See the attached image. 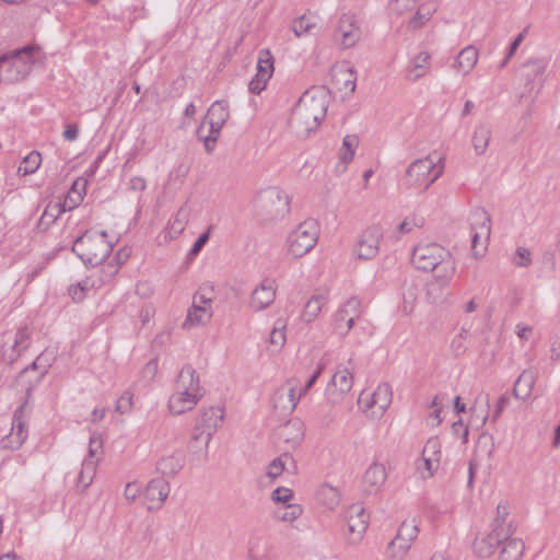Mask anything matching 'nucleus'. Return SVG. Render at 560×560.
Instances as JSON below:
<instances>
[{
	"instance_id": "39",
	"label": "nucleus",
	"mask_w": 560,
	"mask_h": 560,
	"mask_svg": "<svg viewBox=\"0 0 560 560\" xmlns=\"http://www.w3.org/2000/svg\"><path fill=\"white\" fill-rule=\"evenodd\" d=\"M303 513V508L296 503H290L284 505H279L273 511L275 520L288 524H292L296 521Z\"/></svg>"
},
{
	"instance_id": "64",
	"label": "nucleus",
	"mask_w": 560,
	"mask_h": 560,
	"mask_svg": "<svg viewBox=\"0 0 560 560\" xmlns=\"http://www.w3.org/2000/svg\"><path fill=\"white\" fill-rule=\"evenodd\" d=\"M142 487L137 481L128 482L124 490V497L128 502H133L141 493Z\"/></svg>"
},
{
	"instance_id": "51",
	"label": "nucleus",
	"mask_w": 560,
	"mask_h": 560,
	"mask_svg": "<svg viewBox=\"0 0 560 560\" xmlns=\"http://www.w3.org/2000/svg\"><path fill=\"white\" fill-rule=\"evenodd\" d=\"M96 459H84L82 463V468L78 476V483L82 486L83 489H86L93 481V477L96 471Z\"/></svg>"
},
{
	"instance_id": "45",
	"label": "nucleus",
	"mask_w": 560,
	"mask_h": 560,
	"mask_svg": "<svg viewBox=\"0 0 560 560\" xmlns=\"http://www.w3.org/2000/svg\"><path fill=\"white\" fill-rule=\"evenodd\" d=\"M409 549V545L394 537L386 547L385 557L387 560H405Z\"/></svg>"
},
{
	"instance_id": "38",
	"label": "nucleus",
	"mask_w": 560,
	"mask_h": 560,
	"mask_svg": "<svg viewBox=\"0 0 560 560\" xmlns=\"http://www.w3.org/2000/svg\"><path fill=\"white\" fill-rule=\"evenodd\" d=\"M190 217V209L187 206V203L183 205L176 214L174 215L173 220L170 222V225L167 228V233L171 238L177 237L186 228Z\"/></svg>"
},
{
	"instance_id": "28",
	"label": "nucleus",
	"mask_w": 560,
	"mask_h": 560,
	"mask_svg": "<svg viewBox=\"0 0 560 560\" xmlns=\"http://www.w3.org/2000/svg\"><path fill=\"white\" fill-rule=\"evenodd\" d=\"M170 494V485L163 479L151 480L144 491L149 509L160 508Z\"/></svg>"
},
{
	"instance_id": "43",
	"label": "nucleus",
	"mask_w": 560,
	"mask_h": 560,
	"mask_svg": "<svg viewBox=\"0 0 560 560\" xmlns=\"http://www.w3.org/2000/svg\"><path fill=\"white\" fill-rule=\"evenodd\" d=\"M418 532L419 529L416 518L406 520L399 526L395 538L411 547V544L416 540L418 536Z\"/></svg>"
},
{
	"instance_id": "61",
	"label": "nucleus",
	"mask_w": 560,
	"mask_h": 560,
	"mask_svg": "<svg viewBox=\"0 0 560 560\" xmlns=\"http://www.w3.org/2000/svg\"><path fill=\"white\" fill-rule=\"evenodd\" d=\"M326 368V363L320 360L318 363H317V366H316V370L314 371V373L308 377V380L305 382L304 385H302L300 383V388H298V392L299 394L302 396H304L308 389L315 384L316 380L318 378V376L323 373V371L325 370Z\"/></svg>"
},
{
	"instance_id": "47",
	"label": "nucleus",
	"mask_w": 560,
	"mask_h": 560,
	"mask_svg": "<svg viewBox=\"0 0 560 560\" xmlns=\"http://www.w3.org/2000/svg\"><path fill=\"white\" fill-rule=\"evenodd\" d=\"M291 30L296 37H301L317 30V23L312 18L302 15L292 22Z\"/></svg>"
},
{
	"instance_id": "56",
	"label": "nucleus",
	"mask_w": 560,
	"mask_h": 560,
	"mask_svg": "<svg viewBox=\"0 0 560 560\" xmlns=\"http://www.w3.org/2000/svg\"><path fill=\"white\" fill-rule=\"evenodd\" d=\"M404 311L405 313H410L413 310V304L417 299V287L413 282H405L404 283Z\"/></svg>"
},
{
	"instance_id": "10",
	"label": "nucleus",
	"mask_w": 560,
	"mask_h": 560,
	"mask_svg": "<svg viewBox=\"0 0 560 560\" xmlns=\"http://www.w3.org/2000/svg\"><path fill=\"white\" fill-rule=\"evenodd\" d=\"M352 386L353 374L351 369L341 364L338 365L326 387L327 401L332 406L342 404Z\"/></svg>"
},
{
	"instance_id": "2",
	"label": "nucleus",
	"mask_w": 560,
	"mask_h": 560,
	"mask_svg": "<svg viewBox=\"0 0 560 560\" xmlns=\"http://www.w3.org/2000/svg\"><path fill=\"white\" fill-rule=\"evenodd\" d=\"M202 389L199 375L191 365H185L178 373L174 393L168 398V409L174 416L192 410L200 398Z\"/></svg>"
},
{
	"instance_id": "14",
	"label": "nucleus",
	"mask_w": 560,
	"mask_h": 560,
	"mask_svg": "<svg viewBox=\"0 0 560 560\" xmlns=\"http://www.w3.org/2000/svg\"><path fill=\"white\" fill-rule=\"evenodd\" d=\"M347 540L350 545H358L368 528L369 516L365 509L357 503L350 505L346 511Z\"/></svg>"
},
{
	"instance_id": "15",
	"label": "nucleus",
	"mask_w": 560,
	"mask_h": 560,
	"mask_svg": "<svg viewBox=\"0 0 560 560\" xmlns=\"http://www.w3.org/2000/svg\"><path fill=\"white\" fill-rule=\"evenodd\" d=\"M448 253L446 248L435 243L419 244L415 247L411 261L419 270L429 271Z\"/></svg>"
},
{
	"instance_id": "5",
	"label": "nucleus",
	"mask_w": 560,
	"mask_h": 560,
	"mask_svg": "<svg viewBox=\"0 0 560 560\" xmlns=\"http://www.w3.org/2000/svg\"><path fill=\"white\" fill-rule=\"evenodd\" d=\"M34 47L25 46L0 56V74L4 83L24 79L34 62Z\"/></svg>"
},
{
	"instance_id": "33",
	"label": "nucleus",
	"mask_w": 560,
	"mask_h": 560,
	"mask_svg": "<svg viewBox=\"0 0 560 560\" xmlns=\"http://www.w3.org/2000/svg\"><path fill=\"white\" fill-rule=\"evenodd\" d=\"M433 273L432 280L439 281L442 285H450L455 272L456 262L448 252L439 264L432 269H429Z\"/></svg>"
},
{
	"instance_id": "22",
	"label": "nucleus",
	"mask_w": 560,
	"mask_h": 560,
	"mask_svg": "<svg viewBox=\"0 0 560 560\" xmlns=\"http://www.w3.org/2000/svg\"><path fill=\"white\" fill-rule=\"evenodd\" d=\"M387 480V469L385 464L374 460L364 471L363 489L369 494H376L381 491Z\"/></svg>"
},
{
	"instance_id": "17",
	"label": "nucleus",
	"mask_w": 560,
	"mask_h": 560,
	"mask_svg": "<svg viewBox=\"0 0 560 560\" xmlns=\"http://www.w3.org/2000/svg\"><path fill=\"white\" fill-rule=\"evenodd\" d=\"M275 59L269 49H261L258 54L257 72L250 80L248 89L252 93L259 94L266 89V85L275 71Z\"/></svg>"
},
{
	"instance_id": "11",
	"label": "nucleus",
	"mask_w": 560,
	"mask_h": 560,
	"mask_svg": "<svg viewBox=\"0 0 560 560\" xmlns=\"http://www.w3.org/2000/svg\"><path fill=\"white\" fill-rule=\"evenodd\" d=\"M509 527L503 524L500 517H497L490 533L476 537L474 541L475 553L480 558H489L493 555L497 546L509 537Z\"/></svg>"
},
{
	"instance_id": "60",
	"label": "nucleus",
	"mask_w": 560,
	"mask_h": 560,
	"mask_svg": "<svg viewBox=\"0 0 560 560\" xmlns=\"http://www.w3.org/2000/svg\"><path fill=\"white\" fill-rule=\"evenodd\" d=\"M79 188H82V189L85 188L84 180H81V179L75 180L73 183L70 191L66 196L65 199L68 201H71V206H68L69 210H72L73 208H75L79 205V202L82 200L81 191L79 190Z\"/></svg>"
},
{
	"instance_id": "3",
	"label": "nucleus",
	"mask_w": 560,
	"mask_h": 560,
	"mask_svg": "<svg viewBox=\"0 0 560 560\" xmlns=\"http://www.w3.org/2000/svg\"><path fill=\"white\" fill-rule=\"evenodd\" d=\"M113 246L105 232H85L74 240L72 250L84 264L95 266L108 257Z\"/></svg>"
},
{
	"instance_id": "18",
	"label": "nucleus",
	"mask_w": 560,
	"mask_h": 560,
	"mask_svg": "<svg viewBox=\"0 0 560 560\" xmlns=\"http://www.w3.org/2000/svg\"><path fill=\"white\" fill-rule=\"evenodd\" d=\"M383 238L382 229L377 225H372L365 229L360 235L355 254L360 259H372L380 250V244Z\"/></svg>"
},
{
	"instance_id": "50",
	"label": "nucleus",
	"mask_w": 560,
	"mask_h": 560,
	"mask_svg": "<svg viewBox=\"0 0 560 560\" xmlns=\"http://www.w3.org/2000/svg\"><path fill=\"white\" fill-rule=\"evenodd\" d=\"M42 163V155L38 151H32L24 159L19 166V174L25 176L35 173Z\"/></svg>"
},
{
	"instance_id": "42",
	"label": "nucleus",
	"mask_w": 560,
	"mask_h": 560,
	"mask_svg": "<svg viewBox=\"0 0 560 560\" xmlns=\"http://www.w3.org/2000/svg\"><path fill=\"white\" fill-rule=\"evenodd\" d=\"M440 463L422 454L415 463L416 472L422 480L432 478L440 469Z\"/></svg>"
},
{
	"instance_id": "23",
	"label": "nucleus",
	"mask_w": 560,
	"mask_h": 560,
	"mask_svg": "<svg viewBox=\"0 0 560 560\" xmlns=\"http://www.w3.org/2000/svg\"><path fill=\"white\" fill-rule=\"evenodd\" d=\"M549 60L545 57H533L524 61L520 69V75L529 89L534 88L537 79H541L548 68Z\"/></svg>"
},
{
	"instance_id": "41",
	"label": "nucleus",
	"mask_w": 560,
	"mask_h": 560,
	"mask_svg": "<svg viewBox=\"0 0 560 560\" xmlns=\"http://www.w3.org/2000/svg\"><path fill=\"white\" fill-rule=\"evenodd\" d=\"M325 302L326 300L323 295H313L306 302L304 310L301 314V319L307 324L314 322L322 312Z\"/></svg>"
},
{
	"instance_id": "9",
	"label": "nucleus",
	"mask_w": 560,
	"mask_h": 560,
	"mask_svg": "<svg viewBox=\"0 0 560 560\" xmlns=\"http://www.w3.org/2000/svg\"><path fill=\"white\" fill-rule=\"evenodd\" d=\"M472 232L471 250L475 258L485 256L491 234L490 214L485 209H475L470 215Z\"/></svg>"
},
{
	"instance_id": "59",
	"label": "nucleus",
	"mask_w": 560,
	"mask_h": 560,
	"mask_svg": "<svg viewBox=\"0 0 560 560\" xmlns=\"http://www.w3.org/2000/svg\"><path fill=\"white\" fill-rule=\"evenodd\" d=\"M512 262L520 268H526L532 264V253L526 247H517L512 256Z\"/></svg>"
},
{
	"instance_id": "32",
	"label": "nucleus",
	"mask_w": 560,
	"mask_h": 560,
	"mask_svg": "<svg viewBox=\"0 0 560 560\" xmlns=\"http://www.w3.org/2000/svg\"><path fill=\"white\" fill-rule=\"evenodd\" d=\"M478 58L479 54L477 48L471 45L467 46L458 52L453 63V68L458 74L465 77L476 67Z\"/></svg>"
},
{
	"instance_id": "27",
	"label": "nucleus",
	"mask_w": 560,
	"mask_h": 560,
	"mask_svg": "<svg viewBox=\"0 0 560 560\" xmlns=\"http://www.w3.org/2000/svg\"><path fill=\"white\" fill-rule=\"evenodd\" d=\"M431 54L427 50L420 51L411 58L406 69V79L409 82H417L430 73Z\"/></svg>"
},
{
	"instance_id": "36",
	"label": "nucleus",
	"mask_w": 560,
	"mask_h": 560,
	"mask_svg": "<svg viewBox=\"0 0 560 560\" xmlns=\"http://www.w3.org/2000/svg\"><path fill=\"white\" fill-rule=\"evenodd\" d=\"M66 206L67 202H61V199L59 198L50 200L39 219V225L44 229L49 228L61 215V213L66 212Z\"/></svg>"
},
{
	"instance_id": "52",
	"label": "nucleus",
	"mask_w": 560,
	"mask_h": 560,
	"mask_svg": "<svg viewBox=\"0 0 560 560\" xmlns=\"http://www.w3.org/2000/svg\"><path fill=\"white\" fill-rule=\"evenodd\" d=\"M488 409H489V400L488 398L485 402H480L476 400L475 405L470 408L471 411V423L477 428L483 427L488 420Z\"/></svg>"
},
{
	"instance_id": "25",
	"label": "nucleus",
	"mask_w": 560,
	"mask_h": 560,
	"mask_svg": "<svg viewBox=\"0 0 560 560\" xmlns=\"http://www.w3.org/2000/svg\"><path fill=\"white\" fill-rule=\"evenodd\" d=\"M390 401V387L388 384H382L373 392L370 401L364 406V410L370 411L372 417L378 418L386 411Z\"/></svg>"
},
{
	"instance_id": "53",
	"label": "nucleus",
	"mask_w": 560,
	"mask_h": 560,
	"mask_svg": "<svg viewBox=\"0 0 560 560\" xmlns=\"http://www.w3.org/2000/svg\"><path fill=\"white\" fill-rule=\"evenodd\" d=\"M450 285H442L436 280H430L427 283V299L431 303L442 302L446 298V289Z\"/></svg>"
},
{
	"instance_id": "40",
	"label": "nucleus",
	"mask_w": 560,
	"mask_h": 560,
	"mask_svg": "<svg viewBox=\"0 0 560 560\" xmlns=\"http://www.w3.org/2000/svg\"><path fill=\"white\" fill-rule=\"evenodd\" d=\"M359 145V137L355 135H347L343 138L342 145L339 150L340 163L343 165L342 171L353 160L355 150Z\"/></svg>"
},
{
	"instance_id": "19",
	"label": "nucleus",
	"mask_w": 560,
	"mask_h": 560,
	"mask_svg": "<svg viewBox=\"0 0 560 560\" xmlns=\"http://www.w3.org/2000/svg\"><path fill=\"white\" fill-rule=\"evenodd\" d=\"M211 298L196 293L192 298V304L188 310L187 317L183 324L184 328L205 325L212 317Z\"/></svg>"
},
{
	"instance_id": "13",
	"label": "nucleus",
	"mask_w": 560,
	"mask_h": 560,
	"mask_svg": "<svg viewBox=\"0 0 560 560\" xmlns=\"http://www.w3.org/2000/svg\"><path fill=\"white\" fill-rule=\"evenodd\" d=\"M25 404L21 405L13 413L11 431L3 436L0 445L5 450H18L28 436V416L25 411Z\"/></svg>"
},
{
	"instance_id": "26",
	"label": "nucleus",
	"mask_w": 560,
	"mask_h": 560,
	"mask_svg": "<svg viewBox=\"0 0 560 560\" xmlns=\"http://www.w3.org/2000/svg\"><path fill=\"white\" fill-rule=\"evenodd\" d=\"M229 118V103L226 101H215L209 107L203 120L211 126L214 136H220L221 129Z\"/></svg>"
},
{
	"instance_id": "54",
	"label": "nucleus",
	"mask_w": 560,
	"mask_h": 560,
	"mask_svg": "<svg viewBox=\"0 0 560 560\" xmlns=\"http://www.w3.org/2000/svg\"><path fill=\"white\" fill-rule=\"evenodd\" d=\"M421 454L428 458H432L441 464L442 443L439 438L432 436L425 442Z\"/></svg>"
},
{
	"instance_id": "62",
	"label": "nucleus",
	"mask_w": 560,
	"mask_h": 560,
	"mask_svg": "<svg viewBox=\"0 0 560 560\" xmlns=\"http://www.w3.org/2000/svg\"><path fill=\"white\" fill-rule=\"evenodd\" d=\"M527 30H528V27L524 28L511 43L508 54L500 66L501 68L505 67L508 65L509 60L514 56V54L516 52V50L518 49L520 45L522 44V42L524 40V38L527 34Z\"/></svg>"
},
{
	"instance_id": "55",
	"label": "nucleus",
	"mask_w": 560,
	"mask_h": 560,
	"mask_svg": "<svg viewBox=\"0 0 560 560\" xmlns=\"http://www.w3.org/2000/svg\"><path fill=\"white\" fill-rule=\"evenodd\" d=\"M419 0H390L389 9L396 15L410 13L418 7Z\"/></svg>"
},
{
	"instance_id": "1",
	"label": "nucleus",
	"mask_w": 560,
	"mask_h": 560,
	"mask_svg": "<svg viewBox=\"0 0 560 560\" xmlns=\"http://www.w3.org/2000/svg\"><path fill=\"white\" fill-rule=\"evenodd\" d=\"M329 104V92L324 86H312L299 98L291 116L290 124L296 135L307 136L316 130L326 116Z\"/></svg>"
},
{
	"instance_id": "24",
	"label": "nucleus",
	"mask_w": 560,
	"mask_h": 560,
	"mask_svg": "<svg viewBox=\"0 0 560 560\" xmlns=\"http://www.w3.org/2000/svg\"><path fill=\"white\" fill-rule=\"evenodd\" d=\"M331 83L338 92L346 94L354 92L357 75L353 68L345 63L335 66L331 70Z\"/></svg>"
},
{
	"instance_id": "16",
	"label": "nucleus",
	"mask_w": 560,
	"mask_h": 560,
	"mask_svg": "<svg viewBox=\"0 0 560 560\" xmlns=\"http://www.w3.org/2000/svg\"><path fill=\"white\" fill-rule=\"evenodd\" d=\"M298 388H300L299 378L288 380L273 395L275 409L284 416L290 415L301 399Z\"/></svg>"
},
{
	"instance_id": "21",
	"label": "nucleus",
	"mask_w": 560,
	"mask_h": 560,
	"mask_svg": "<svg viewBox=\"0 0 560 560\" xmlns=\"http://www.w3.org/2000/svg\"><path fill=\"white\" fill-rule=\"evenodd\" d=\"M337 35L343 48L353 47L361 38V30L357 19L351 14H343L339 19Z\"/></svg>"
},
{
	"instance_id": "57",
	"label": "nucleus",
	"mask_w": 560,
	"mask_h": 560,
	"mask_svg": "<svg viewBox=\"0 0 560 560\" xmlns=\"http://www.w3.org/2000/svg\"><path fill=\"white\" fill-rule=\"evenodd\" d=\"M470 337V331L468 329L462 328L459 332L454 337L451 342L452 351L455 355H460L466 350V342Z\"/></svg>"
},
{
	"instance_id": "6",
	"label": "nucleus",
	"mask_w": 560,
	"mask_h": 560,
	"mask_svg": "<svg viewBox=\"0 0 560 560\" xmlns=\"http://www.w3.org/2000/svg\"><path fill=\"white\" fill-rule=\"evenodd\" d=\"M223 421V410L209 407L200 412L191 434V446L198 452H207L209 442Z\"/></svg>"
},
{
	"instance_id": "8",
	"label": "nucleus",
	"mask_w": 560,
	"mask_h": 560,
	"mask_svg": "<svg viewBox=\"0 0 560 560\" xmlns=\"http://www.w3.org/2000/svg\"><path fill=\"white\" fill-rule=\"evenodd\" d=\"M256 208L264 220H276L289 211V198L281 189L270 187L258 195Z\"/></svg>"
},
{
	"instance_id": "37",
	"label": "nucleus",
	"mask_w": 560,
	"mask_h": 560,
	"mask_svg": "<svg viewBox=\"0 0 560 560\" xmlns=\"http://www.w3.org/2000/svg\"><path fill=\"white\" fill-rule=\"evenodd\" d=\"M503 547L499 553V560H521L525 545L522 539L509 537L503 540Z\"/></svg>"
},
{
	"instance_id": "35",
	"label": "nucleus",
	"mask_w": 560,
	"mask_h": 560,
	"mask_svg": "<svg viewBox=\"0 0 560 560\" xmlns=\"http://www.w3.org/2000/svg\"><path fill=\"white\" fill-rule=\"evenodd\" d=\"M288 318L279 317L276 319L269 336V347L272 352H279L287 342Z\"/></svg>"
},
{
	"instance_id": "46",
	"label": "nucleus",
	"mask_w": 560,
	"mask_h": 560,
	"mask_svg": "<svg viewBox=\"0 0 560 560\" xmlns=\"http://www.w3.org/2000/svg\"><path fill=\"white\" fill-rule=\"evenodd\" d=\"M318 498L329 510H334L340 502V493L338 489L329 485H323L319 488Z\"/></svg>"
},
{
	"instance_id": "7",
	"label": "nucleus",
	"mask_w": 560,
	"mask_h": 560,
	"mask_svg": "<svg viewBox=\"0 0 560 560\" xmlns=\"http://www.w3.org/2000/svg\"><path fill=\"white\" fill-rule=\"evenodd\" d=\"M319 226L314 220L299 224L288 236V250L295 258L303 257L317 244Z\"/></svg>"
},
{
	"instance_id": "29",
	"label": "nucleus",
	"mask_w": 560,
	"mask_h": 560,
	"mask_svg": "<svg viewBox=\"0 0 560 560\" xmlns=\"http://www.w3.org/2000/svg\"><path fill=\"white\" fill-rule=\"evenodd\" d=\"M185 465V457L180 451L162 455L156 462V470L165 477H175Z\"/></svg>"
},
{
	"instance_id": "49",
	"label": "nucleus",
	"mask_w": 560,
	"mask_h": 560,
	"mask_svg": "<svg viewBox=\"0 0 560 560\" xmlns=\"http://www.w3.org/2000/svg\"><path fill=\"white\" fill-rule=\"evenodd\" d=\"M197 137L203 142L206 151L209 153L212 152L219 138V136H214L211 126H209L203 119L197 129Z\"/></svg>"
},
{
	"instance_id": "58",
	"label": "nucleus",
	"mask_w": 560,
	"mask_h": 560,
	"mask_svg": "<svg viewBox=\"0 0 560 560\" xmlns=\"http://www.w3.org/2000/svg\"><path fill=\"white\" fill-rule=\"evenodd\" d=\"M294 492L290 488L279 487L271 493V500L279 506L292 503Z\"/></svg>"
},
{
	"instance_id": "48",
	"label": "nucleus",
	"mask_w": 560,
	"mask_h": 560,
	"mask_svg": "<svg viewBox=\"0 0 560 560\" xmlns=\"http://www.w3.org/2000/svg\"><path fill=\"white\" fill-rule=\"evenodd\" d=\"M279 436L287 443L295 445L300 443L303 436L301 425L296 422H288L280 429Z\"/></svg>"
},
{
	"instance_id": "31",
	"label": "nucleus",
	"mask_w": 560,
	"mask_h": 560,
	"mask_svg": "<svg viewBox=\"0 0 560 560\" xmlns=\"http://www.w3.org/2000/svg\"><path fill=\"white\" fill-rule=\"evenodd\" d=\"M538 372L534 368L524 370L514 383L513 395L517 399L525 400L530 397L536 383Z\"/></svg>"
},
{
	"instance_id": "20",
	"label": "nucleus",
	"mask_w": 560,
	"mask_h": 560,
	"mask_svg": "<svg viewBox=\"0 0 560 560\" xmlns=\"http://www.w3.org/2000/svg\"><path fill=\"white\" fill-rule=\"evenodd\" d=\"M277 284L272 279H264L252 292L248 306L253 312L268 308L276 299Z\"/></svg>"
},
{
	"instance_id": "63",
	"label": "nucleus",
	"mask_w": 560,
	"mask_h": 560,
	"mask_svg": "<svg viewBox=\"0 0 560 560\" xmlns=\"http://www.w3.org/2000/svg\"><path fill=\"white\" fill-rule=\"evenodd\" d=\"M132 408V394L125 392L116 402V411L124 415L130 412Z\"/></svg>"
},
{
	"instance_id": "4",
	"label": "nucleus",
	"mask_w": 560,
	"mask_h": 560,
	"mask_svg": "<svg viewBox=\"0 0 560 560\" xmlns=\"http://www.w3.org/2000/svg\"><path fill=\"white\" fill-rule=\"evenodd\" d=\"M441 158L428 155L413 161L406 170V184L410 188L427 190L443 173Z\"/></svg>"
},
{
	"instance_id": "30",
	"label": "nucleus",
	"mask_w": 560,
	"mask_h": 560,
	"mask_svg": "<svg viewBox=\"0 0 560 560\" xmlns=\"http://www.w3.org/2000/svg\"><path fill=\"white\" fill-rule=\"evenodd\" d=\"M492 138V126L488 121H479L471 133V145L477 155H483Z\"/></svg>"
},
{
	"instance_id": "12",
	"label": "nucleus",
	"mask_w": 560,
	"mask_h": 560,
	"mask_svg": "<svg viewBox=\"0 0 560 560\" xmlns=\"http://www.w3.org/2000/svg\"><path fill=\"white\" fill-rule=\"evenodd\" d=\"M363 314L362 302L357 296L345 301L334 316V329L339 336H346L351 330L357 318Z\"/></svg>"
},
{
	"instance_id": "34",
	"label": "nucleus",
	"mask_w": 560,
	"mask_h": 560,
	"mask_svg": "<svg viewBox=\"0 0 560 560\" xmlns=\"http://www.w3.org/2000/svg\"><path fill=\"white\" fill-rule=\"evenodd\" d=\"M284 471L289 474L296 472V464L292 455L283 453L275 458L267 467V477L271 480L280 477Z\"/></svg>"
},
{
	"instance_id": "44",
	"label": "nucleus",
	"mask_w": 560,
	"mask_h": 560,
	"mask_svg": "<svg viewBox=\"0 0 560 560\" xmlns=\"http://www.w3.org/2000/svg\"><path fill=\"white\" fill-rule=\"evenodd\" d=\"M415 14L410 18L407 23V27L410 31H416L423 27L432 18L433 10L428 5H418Z\"/></svg>"
}]
</instances>
